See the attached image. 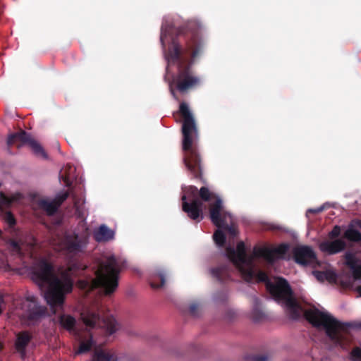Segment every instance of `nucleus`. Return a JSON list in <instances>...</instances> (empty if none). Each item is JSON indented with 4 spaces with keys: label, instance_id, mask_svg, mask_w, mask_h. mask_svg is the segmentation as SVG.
<instances>
[{
    "label": "nucleus",
    "instance_id": "obj_16",
    "mask_svg": "<svg viewBox=\"0 0 361 361\" xmlns=\"http://www.w3.org/2000/svg\"><path fill=\"white\" fill-rule=\"evenodd\" d=\"M68 197L67 192L59 193L54 200H49L47 199H42L39 201V206L43 209L49 215L53 214Z\"/></svg>",
    "mask_w": 361,
    "mask_h": 361
},
{
    "label": "nucleus",
    "instance_id": "obj_1",
    "mask_svg": "<svg viewBox=\"0 0 361 361\" xmlns=\"http://www.w3.org/2000/svg\"><path fill=\"white\" fill-rule=\"evenodd\" d=\"M287 249L286 245H280L273 249L255 247L252 253L248 255L245 243L239 242L235 250L231 245L228 246L226 254L246 281L265 282L270 294L293 319L299 318L304 314L312 325L324 330L331 341L345 348L351 339L350 328L353 326V324L342 323L328 312L315 307L303 310L293 297L291 289L285 279L280 277L268 279L267 274L258 269V264L262 259L272 263L276 259L283 257Z\"/></svg>",
    "mask_w": 361,
    "mask_h": 361
},
{
    "label": "nucleus",
    "instance_id": "obj_23",
    "mask_svg": "<svg viewBox=\"0 0 361 361\" xmlns=\"http://www.w3.org/2000/svg\"><path fill=\"white\" fill-rule=\"evenodd\" d=\"M21 197V195L20 194H15L12 195L11 197H7L3 193H1L0 195V209L3 207H6L10 205L11 204L18 201Z\"/></svg>",
    "mask_w": 361,
    "mask_h": 361
},
{
    "label": "nucleus",
    "instance_id": "obj_14",
    "mask_svg": "<svg viewBox=\"0 0 361 361\" xmlns=\"http://www.w3.org/2000/svg\"><path fill=\"white\" fill-rule=\"evenodd\" d=\"M35 243V240L32 236H29L25 241H20V243L14 240L11 241L10 246L14 254L20 256H32V250L34 248Z\"/></svg>",
    "mask_w": 361,
    "mask_h": 361
},
{
    "label": "nucleus",
    "instance_id": "obj_34",
    "mask_svg": "<svg viewBox=\"0 0 361 361\" xmlns=\"http://www.w3.org/2000/svg\"><path fill=\"white\" fill-rule=\"evenodd\" d=\"M355 291L357 293L358 296L361 297V286L356 287Z\"/></svg>",
    "mask_w": 361,
    "mask_h": 361
},
{
    "label": "nucleus",
    "instance_id": "obj_22",
    "mask_svg": "<svg viewBox=\"0 0 361 361\" xmlns=\"http://www.w3.org/2000/svg\"><path fill=\"white\" fill-rule=\"evenodd\" d=\"M116 356L111 352L104 350L96 351L92 361H116Z\"/></svg>",
    "mask_w": 361,
    "mask_h": 361
},
{
    "label": "nucleus",
    "instance_id": "obj_33",
    "mask_svg": "<svg viewBox=\"0 0 361 361\" xmlns=\"http://www.w3.org/2000/svg\"><path fill=\"white\" fill-rule=\"evenodd\" d=\"M267 359L265 356H257L255 358V361H266Z\"/></svg>",
    "mask_w": 361,
    "mask_h": 361
},
{
    "label": "nucleus",
    "instance_id": "obj_6",
    "mask_svg": "<svg viewBox=\"0 0 361 361\" xmlns=\"http://www.w3.org/2000/svg\"><path fill=\"white\" fill-rule=\"evenodd\" d=\"M199 195L201 199L205 202L214 200V202L210 203L209 209L212 223L219 228H224L228 230L231 235L235 236L237 234L236 229L233 226H230L233 224V216L231 214L226 212L221 200L205 187L200 188ZM213 238L219 247H223L225 243V235L220 229H218L214 233Z\"/></svg>",
    "mask_w": 361,
    "mask_h": 361
},
{
    "label": "nucleus",
    "instance_id": "obj_21",
    "mask_svg": "<svg viewBox=\"0 0 361 361\" xmlns=\"http://www.w3.org/2000/svg\"><path fill=\"white\" fill-rule=\"evenodd\" d=\"M75 168L67 165L63 168L60 171V178H61L66 185H71L72 178H73V173Z\"/></svg>",
    "mask_w": 361,
    "mask_h": 361
},
{
    "label": "nucleus",
    "instance_id": "obj_26",
    "mask_svg": "<svg viewBox=\"0 0 361 361\" xmlns=\"http://www.w3.org/2000/svg\"><path fill=\"white\" fill-rule=\"evenodd\" d=\"M345 237L350 240L359 241L361 240V233L350 227L345 232Z\"/></svg>",
    "mask_w": 361,
    "mask_h": 361
},
{
    "label": "nucleus",
    "instance_id": "obj_18",
    "mask_svg": "<svg viewBox=\"0 0 361 361\" xmlns=\"http://www.w3.org/2000/svg\"><path fill=\"white\" fill-rule=\"evenodd\" d=\"M94 237L98 242L108 241L114 238V231L106 225H101L94 231Z\"/></svg>",
    "mask_w": 361,
    "mask_h": 361
},
{
    "label": "nucleus",
    "instance_id": "obj_20",
    "mask_svg": "<svg viewBox=\"0 0 361 361\" xmlns=\"http://www.w3.org/2000/svg\"><path fill=\"white\" fill-rule=\"evenodd\" d=\"M30 335L27 332L20 333L17 336L16 348L23 356L25 355V349L30 342Z\"/></svg>",
    "mask_w": 361,
    "mask_h": 361
},
{
    "label": "nucleus",
    "instance_id": "obj_8",
    "mask_svg": "<svg viewBox=\"0 0 361 361\" xmlns=\"http://www.w3.org/2000/svg\"><path fill=\"white\" fill-rule=\"evenodd\" d=\"M15 308L11 314L17 316L21 319L37 320L45 314V307L38 305L33 295L27 294L25 299H18L14 301Z\"/></svg>",
    "mask_w": 361,
    "mask_h": 361
},
{
    "label": "nucleus",
    "instance_id": "obj_7",
    "mask_svg": "<svg viewBox=\"0 0 361 361\" xmlns=\"http://www.w3.org/2000/svg\"><path fill=\"white\" fill-rule=\"evenodd\" d=\"M55 322L59 323L63 328L71 334H75L80 342V346L76 354L84 353L90 350L93 345H100L102 342H92L93 334L89 331H78L75 329V319L71 315L60 313L54 319Z\"/></svg>",
    "mask_w": 361,
    "mask_h": 361
},
{
    "label": "nucleus",
    "instance_id": "obj_36",
    "mask_svg": "<svg viewBox=\"0 0 361 361\" xmlns=\"http://www.w3.org/2000/svg\"><path fill=\"white\" fill-rule=\"evenodd\" d=\"M195 308H196V306L195 305H192L190 306V312L192 313V314H195Z\"/></svg>",
    "mask_w": 361,
    "mask_h": 361
},
{
    "label": "nucleus",
    "instance_id": "obj_37",
    "mask_svg": "<svg viewBox=\"0 0 361 361\" xmlns=\"http://www.w3.org/2000/svg\"><path fill=\"white\" fill-rule=\"evenodd\" d=\"M197 54V51H193L192 53V56H191L192 58H195Z\"/></svg>",
    "mask_w": 361,
    "mask_h": 361
},
{
    "label": "nucleus",
    "instance_id": "obj_35",
    "mask_svg": "<svg viewBox=\"0 0 361 361\" xmlns=\"http://www.w3.org/2000/svg\"><path fill=\"white\" fill-rule=\"evenodd\" d=\"M322 210V208H319V209H309V210L307 211V212L317 213V212H321Z\"/></svg>",
    "mask_w": 361,
    "mask_h": 361
},
{
    "label": "nucleus",
    "instance_id": "obj_12",
    "mask_svg": "<svg viewBox=\"0 0 361 361\" xmlns=\"http://www.w3.org/2000/svg\"><path fill=\"white\" fill-rule=\"evenodd\" d=\"M17 141L27 144L37 156L44 158L47 157L46 153L42 146L25 132L21 131L18 133L12 134L8 137V144L9 145L14 144Z\"/></svg>",
    "mask_w": 361,
    "mask_h": 361
},
{
    "label": "nucleus",
    "instance_id": "obj_24",
    "mask_svg": "<svg viewBox=\"0 0 361 361\" xmlns=\"http://www.w3.org/2000/svg\"><path fill=\"white\" fill-rule=\"evenodd\" d=\"M73 200L76 214L79 217H83L85 215V209L84 207L85 200L83 197L76 198L73 196Z\"/></svg>",
    "mask_w": 361,
    "mask_h": 361
},
{
    "label": "nucleus",
    "instance_id": "obj_28",
    "mask_svg": "<svg viewBox=\"0 0 361 361\" xmlns=\"http://www.w3.org/2000/svg\"><path fill=\"white\" fill-rule=\"evenodd\" d=\"M350 356L353 361H361V348H355L353 349Z\"/></svg>",
    "mask_w": 361,
    "mask_h": 361
},
{
    "label": "nucleus",
    "instance_id": "obj_30",
    "mask_svg": "<svg viewBox=\"0 0 361 361\" xmlns=\"http://www.w3.org/2000/svg\"><path fill=\"white\" fill-rule=\"evenodd\" d=\"M5 219H6V221H7V223L9 224V226H11L15 224L14 217L10 212H8L6 214Z\"/></svg>",
    "mask_w": 361,
    "mask_h": 361
},
{
    "label": "nucleus",
    "instance_id": "obj_17",
    "mask_svg": "<svg viewBox=\"0 0 361 361\" xmlns=\"http://www.w3.org/2000/svg\"><path fill=\"white\" fill-rule=\"evenodd\" d=\"M345 247V242L343 239H336L334 240H325L320 243V250L329 255H334L341 252Z\"/></svg>",
    "mask_w": 361,
    "mask_h": 361
},
{
    "label": "nucleus",
    "instance_id": "obj_4",
    "mask_svg": "<svg viewBox=\"0 0 361 361\" xmlns=\"http://www.w3.org/2000/svg\"><path fill=\"white\" fill-rule=\"evenodd\" d=\"M125 262L114 255L98 261L94 267V279L79 281L81 288L90 290L99 288L104 295H112L118 286L119 273L125 267Z\"/></svg>",
    "mask_w": 361,
    "mask_h": 361
},
{
    "label": "nucleus",
    "instance_id": "obj_19",
    "mask_svg": "<svg viewBox=\"0 0 361 361\" xmlns=\"http://www.w3.org/2000/svg\"><path fill=\"white\" fill-rule=\"evenodd\" d=\"M313 275L319 281H327L329 283H334L337 280L335 271L331 269H326L325 271H314Z\"/></svg>",
    "mask_w": 361,
    "mask_h": 361
},
{
    "label": "nucleus",
    "instance_id": "obj_13",
    "mask_svg": "<svg viewBox=\"0 0 361 361\" xmlns=\"http://www.w3.org/2000/svg\"><path fill=\"white\" fill-rule=\"evenodd\" d=\"M294 257L297 263L302 265H310L315 267L319 262L315 254L308 246H300L295 249Z\"/></svg>",
    "mask_w": 361,
    "mask_h": 361
},
{
    "label": "nucleus",
    "instance_id": "obj_29",
    "mask_svg": "<svg viewBox=\"0 0 361 361\" xmlns=\"http://www.w3.org/2000/svg\"><path fill=\"white\" fill-rule=\"evenodd\" d=\"M341 233V229L338 226H335L333 230L329 233V238H334L338 237Z\"/></svg>",
    "mask_w": 361,
    "mask_h": 361
},
{
    "label": "nucleus",
    "instance_id": "obj_3",
    "mask_svg": "<svg viewBox=\"0 0 361 361\" xmlns=\"http://www.w3.org/2000/svg\"><path fill=\"white\" fill-rule=\"evenodd\" d=\"M188 49L189 50H182L178 44L173 40L169 51L164 52V57L167 61L166 78L173 72V66H176L178 71L177 75L169 82L171 93L177 100L173 85H176L180 92H185L200 82V79L192 74L190 69L188 55L192 47L190 46Z\"/></svg>",
    "mask_w": 361,
    "mask_h": 361
},
{
    "label": "nucleus",
    "instance_id": "obj_27",
    "mask_svg": "<svg viewBox=\"0 0 361 361\" xmlns=\"http://www.w3.org/2000/svg\"><path fill=\"white\" fill-rule=\"evenodd\" d=\"M170 30L171 27H169V25H167L166 20H164L161 26V32L160 37V40L163 47H164L165 42L167 41L168 35H170Z\"/></svg>",
    "mask_w": 361,
    "mask_h": 361
},
{
    "label": "nucleus",
    "instance_id": "obj_38",
    "mask_svg": "<svg viewBox=\"0 0 361 361\" xmlns=\"http://www.w3.org/2000/svg\"><path fill=\"white\" fill-rule=\"evenodd\" d=\"M351 284H349V283L342 284V286H344V287H348V286H349Z\"/></svg>",
    "mask_w": 361,
    "mask_h": 361
},
{
    "label": "nucleus",
    "instance_id": "obj_15",
    "mask_svg": "<svg viewBox=\"0 0 361 361\" xmlns=\"http://www.w3.org/2000/svg\"><path fill=\"white\" fill-rule=\"evenodd\" d=\"M345 264L350 270L353 280L361 279V258L357 253L348 252L345 255Z\"/></svg>",
    "mask_w": 361,
    "mask_h": 361
},
{
    "label": "nucleus",
    "instance_id": "obj_5",
    "mask_svg": "<svg viewBox=\"0 0 361 361\" xmlns=\"http://www.w3.org/2000/svg\"><path fill=\"white\" fill-rule=\"evenodd\" d=\"M179 111L183 118L182 132L184 163L187 169L196 176L201 167L200 159L195 146L197 138V129L194 118L186 103L183 102L180 104Z\"/></svg>",
    "mask_w": 361,
    "mask_h": 361
},
{
    "label": "nucleus",
    "instance_id": "obj_31",
    "mask_svg": "<svg viewBox=\"0 0 361 361\" xmlns=\"http://www.w3.org/2000/svg\"><path fill=\"white\" fill-rule=\"evenodd\" d=\"M159 278H160V280L161 281V284H155L154 283L152 282L151 283V286L154 288H160V287H162L164 284V276L163 275H160L159 276Z\"/></svg>",
    "mask_w": 361,
    "mask_h": 361
},
{
    "label": "nucleus",
    "instance_id": "obj_2",
    "mask_svg": "<svg viewBox=\"0 0 361 361\" xmlns=\"http://www.w3.org/2000/svg\"><path fill=\"white\" fill-rule=\"evenodd\" d=\"M79 267L72 264L68 269L55 270L44 259L37 261L32 266V279L43 290L44 299L54 313L63 309L66 295L73 289L72 275Z\"/></svg>",
    "mask_w": 361,
    "mask_h": 361
},
{
    "label": "nucleus",
    "instance_id": "obj_11",
    "mask_svg": "<svg viewBox=\"0 0 361 361\" xmlns=\"http://www.w3.org/2000/svg\"><path fill=\"white\" fill-rule=\"evenodd\" d=\"M197 188L189 186L182 196L183 209L192 219H197L202 214V202L197 197Z\"/></svg>",
    "mask_w": 361,
    "mask_h": 361
},
{
    "label": "nucleus",
    "instance_id": "obj_9",
    "mask_svg": "<svg viewBox=\"0 0 361 361\" xmlns=\"http://www.w3.org/2000/svg\"><path fill=\"white\" fill-rule=\"evenodd\" d=\"M88 233L71 231L65 234L64 238L55 245V249L63 251L66 255L73 257L82 253L87 244Z\"/></svg>",
    "mask_w": 361,
    "mask_h": 361
},
{
    "label": "nucleus",
    "instance_id": "obj_32",
    "mask_svg": "<svg viewBox=\"0 0 361 361\" xmlns=\"http://www.w3.org/2000/svg\"><path fill=\"white\" fill-rule=\"evenodd\" d=\"M4 307V300L3 297L0 296V314L1 313V311Z\"/></svg>",
    "mask_w": 361,
    "mask_h": 361
},
{
    "label": "nucleus",
    "instance_id": "obj_25",
    "mask_svg": "<svg viewBox=\"0 0 361 361\" xmlns=\"http://www.w3.org/2000/svg\"><path fill=\"white\" fill-rule=\"evenodd\" d=\"M212 274L219 281H224L228 276V271L226 267H218L212 269Z\"/></svg>",
    "mask_w": 361,
    "mask_h": 361
},
{
    "label": "nucleus",
    "instance_id": "obj_10",
    "mask_svg": "<svg viewBox=\"0 0 361 361\" xmlns=\"http://www.w3.org/2000/svg\"><path fill=\"white\" fill-rule=\"evenodd\" d=\"M81 317L90 330L97 327L102 328L108 335H111L119 328L118 324L112 316H106L101 319L99 314L90 309H85L82 312Z\"/></svg>",
    "mask_w": 361,
    "mask_h": 361
}]
</instances>
